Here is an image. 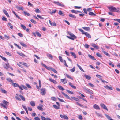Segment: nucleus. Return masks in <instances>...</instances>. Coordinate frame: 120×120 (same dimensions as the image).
Here are the masks:
<instances>
[{"instance_id":"ddd939ff","label":"nucleus","mask_w":120,"mask_h":120,"mask_svg":"<svg viewBox=\"0 0 120 120\" xmlns=\"http://www.w3.org/2000/svg\"><path fill=\"white\" fill-rule=\"evenodd\" d=\"M84 34H85L88 38H91L90 35L87 32H85Z\"/></svg>"},{"instance_id":"4d7b16f0","label":"nucleus","mask_w":120,"mask_h":120,"mask_svg":"<svg viewBox=\"0 0 120 120\" xmlns=\"http://www.w3.org/2000/svg\"><path fill=\"white\" fill-rule=\"evenodd\" d=\"M0 105L3 107L5 109H7V107L6 106L4 105V104H3L1 103L0 104Z\"/></svg>"},{"instance_id":"7c9ffc66","label":"nucleus","mask_w":120,"mask_h":120,"mask_svg":"<svg viewBox=\"0 0 120 120\" xmlns=\"http://www.w3.org/2000/svg\"><path fill=\"white\" fill-rule=\"evenodd\" d=\"M75 67H74L72 69H70V71L71 72H73L75 71Z\"/></svg>"},{"instance_id":"e433bc0d","label":"nucleus","mask_w":120,"mask_h":120,"mask_svg":"<svg viewBox=\"0 0 120 120\" xmlns=\"http://www.w3.org/2000/svg\"><path fill=\"white\" fill-rule=\"evenodd\" d=\"M56 11V9H55L54 10H53L50 13V14L51 15L53 13H55Z\"/></svg>"},{"instance_id":"49530a36","label":"nucleus","mask_w":120,"mask_h":120,"mask_svg":"<svg viewBox=\"0 0 120 120\" xmlns=\"http://www.w3.org/2000/svg\"><path fill=\"white\" fill-rule=\"evenodd\" d=\"M36 34L37 35L38 37H41V35L38 32H36Z\"/></svg>"},{"instance_id":"f3484780","label":"nucleus","mask_w":120,"mask_h":120,"mask_svg":"<svg viewBox=\"0 0 120 120\" xmlns=\"http://www.w3.org/2000/svg\"><path fill=\"white\" fill-rule=\"evenodd\" d=\"M104 87L105 88L109 89L110 90H112L113 89L112 87H110L107 85H106V86H105Z\"/></svg>"},{"instance_id":"473e14b6","label":"nucleus","mask_w":120,"mask_h":120,"mask_svg":"<svg viewBox=\"0 0 120 120\" xmlns=\"http://www.w3.org/2000/svg\"><path fill=\"white\" fill-rule=\"evenodd\" d=\"M53 107L55 109H59L60 108L59 106H56V105H53Z\"/></svg>"},{"instance_id":"774afa93","label":"nucleus","mask_w":120,"mask_h":120,"mask_svg":"<svg viewBox=\"0 0 120 120\" xmlns=\"http://www.w3.org/2000/svg\"><path fill=\"white\" fill-rule=\"evenodd\" d=\"M114 20L115 21H117V22H118L120 23V19H114Z\"/></svg>"},{"instance_id":"c756f323","label":"nucleus","mask_w":120,"mask_h":120,"mask_svg":"<svg viewBox=\"0 0 120 120\" xmlns=\"http://www.w3.org/2000/svg\"><path fill=\"white\" fill-rule=\"evenodd\" d=\"M30 104L32 106H35V103L33 101H31L30 103Z\"/></svg>"},{"instance_id":"b1692460","label":"nucleus","mask_w":120,"mask_h":120,"mask_svg":"<svg viewBox=\"0 0 120 120\" xmlns=\"http://www.w3.org/2000/svg\"><path fill=\"white\" fill-rule=\"evenodd\" d=\"M77 65L81 70L83 72H85L84 70L78 64H77Z\"/></svg>"},{"instance_id":"9d476101","label":"nucleus","mask_w":120,"mask_h":120,"mask_svg":"<svg viewBox=\"0 0 120 120\" xmlns=\"http://www.w3.org/2000/svg\"><path fill=\"white\" fill-rule=\"evenodd\" d=\"M61 81L62 82V83L64 84L67 83V81L65 79H61Z\"/></svg>"},{"instance_id":"c03bdc74","label":"nucleus","mask_w":120,"mask_h":120,"mask_svg":"<svg viewBox=\"0 0 120 120\" xmlns=\"http://www.w3.org/2000/svg\"><path fill=\"white\" fill-rule=\"evenodd\" d=\"M66 75L68 78H69L73 80V79L72 78H71V77L69 75H68L66 74Z\"/></svg>"},{"instance_id":"423d86ee","label":"nucleus","mask_w":120,"mask_h":120,"mask_svg":"<svg viewBox=\"0 0 120 120\" xmlns=\"http://www.w3.org/2000/svg\"><path fill=\"white\" fill-rule=\"evenodd\" d=\"M53 3L57 5L60 6L62 7H64V5L61 4V3L58 2L54 1L53 2Z\"/></svg>"},{"instance_id":"3c124183","label":"nucleus","mask_w":120,"mask_h":120,"mask_svg":"<svg viewBox=\"0 0 120 120\" xmlns=\"http://www.w3.org/2000/svg\"><path fill=\"white\" fill-rule=\"evenodd\" d=\"M30 21L31 22L33 23L34 24H36L37 23L36 21L33 19H31Z\"/></svg>"},{"instance_id":"ea45409f","label":"nucleus","mask_w":120,"mask_h":120,"mask_svg":"<svg viewBox=\"0 0 120 120\" xmlns=\"http://www.w3.org/2000/svg\"><path fill=\"white\" fill-rule=\"evenodd\" d=\"M3 102L6 105H7L9 103L5 100H3Z\"/></svg>"},{"instance_id":"f8f14e48","label":"nucleus","mask_w":120,"mask_h":120,"mask_svg":"<svg viewBox=\"0 0 120 120\" xmlns=\"http://www.w3.org/2000/svg\"><path fill=\"white\" fill-rule=\"evenodd\" d=\"M49 80L51 82L53 83H54L57 84V82H56V81L55 80H53L51 78H49Z\"/></svg>"},{"instance_id":"f03ea898","label":"nucleus","mask_w":120,"mask_h":120,"mask_svg":"<svg viewBox=\"0 0 120 120\" xmlns=\"http://www.w3.org/2000/svg\"><path fill=\"white\" fill-rule=\"evenodd\" d=\"M41 93L42 95H44L46 92V90L45 88H43L41 90Z\"/></svg>"},{"instance_id":"412c9836","label":"nucleus","mask_w":120,"mask_h":120,"mask_svg":"<svg viewBox=\"0 0 120 120\" xmlns=\"http://www.w3.org/2000/svg\"><path fill=\"white\" fill-rule=\"evenodd\" d=\"M69 84L70 86L72 88L74 89H75L76 88V87L75 86L72 85V84L71 83V82H69Z\"/></svg>"},{"instance_id":"603ef678","label":"nucleus","mask_w":120,"mask_h":120,"mask_svg":"<svg viewBox=\"0 0 120 120\" xmlns=\"http://www.w3.org/2000/svg\"><path fill=\"white\" fill-rule=\"evenodd\" d=\"M79 31H80V32H81L82 33V34H84L85 33V32L83 30L81 29H79Z\"/></svg>"},{"instance_id":"680f3d73","label":"nucleus","mask_w":120,"mask_h":120,"mask_svg":"<svg viewBox=\"0 0 120 120\" xmlns=\"http://www.w3.org/2000/svg\"><path fill=\"white\" fill-rule=\"evenodd\" d=\"M8 24L11 29H12L13 28V26H12L11 25V23H8Z\"/></svg>"},{"instance_id":"a19ab883","label":"nucleus","mask_w":120,"mask_h":120,"mask_svg":"<svg viewBox=\"0 0 120 120\" xmlns=\"http://www.w3.org/2000/svg\"><path fill=\"white\" fill-rule=\"evenodd\" d=\"M69 16L71 18H76V17L75 15H74L72 14H70L69 15Z\"/></svg>"},{"instance_id":"5701e85b","label":"nucleus","mask_w":120,"mask_h":120,"mask_svg":"<svg viewBox=\"0 0 120 120\" xmlns=\"http://www.w3.org/2000/svg\"><path fill=\"white\" fill-rule=\"evenodd\" d=\"M102 52H103V53L105 55H106L107 56L109 57L110 56V55L108 53L106 52H105L103 50Z\"/></svg>"},{"instance_id":"393cba45","label":"nucleus","mask_w":120,"mask_h":120,"mask_svg":"<svg viewBox=\"0 0 120 120\" xmlns=\"http://www.w3.org/2000/svg\"><path fill=\"white\" fill-rule=\"evenodd\" d=\"M6 80L10 82H11L12 83L13 82V81L10 78H7L6 79Z\"/></svg>"},{"instance_id":"de8ad7c7","label":"nucleus","mask_w":120,"mask_h":120,"mask_svg":"<svg viewBox=\"0 0 120 120\" xmlns=\"http://www.w3.org/2000/svg\"><path fill=\"white\" fill-rule=\"evenodd\" d=\"M17 8L19 10H21L22 11H23L24 10V9L22 7H17Z\"/></svg>"},{"instance_id":"5fc2aeb1","label":"nucleus","mask_w":120,"mask_h":120,"mask_svg":"<svg viewBox=\"0 0 120 120\" xmlns=\"http://www.w3.org/2000/svg\"><path fill=\"white\" fill-rule=\"evenodd\" d=\"M66 91H67L68 92V93H70V94H73V93L71 91L68 90H66Z\"/></svg>"},{"instance_id":"f704fd0d","label":"nucleus","mask_w":120,"mask_h":120,"mask_svg":"<svg viewBox=\"0 0 120 120\" xmlns=\"http://www.w3.org/2000/svg\"><path fill=\"white\" fill-rule=\"evenodd\" d=\"M12 85L13 86L15 87H18L19 85L18 84L16 83H14L13 82L12 83Z\"/></svg>"},{"instance_id":"72a5a7b5","label":"nucleus","mask_w":120,"mask_h":120,"mask_svg":"<svg viewBox=\"0 0 120 120\" xmlns=\"http://www.w3.org/2000/svg\"><path fill=\"white\" fill-rule=\"evenodd\" d=\"M71 98L72 99H73L74 100L76 101H78L79 100L78 98L74 97H71Z\"/></svg>"},{"instance_id":"0e129e2a","label":"nucleus","mask_w":120,"mask_h":120,"mask_svg":"<svg viewBox=\"0 0 120 120\" xmlns=\"http://www.w3.org/2000/svg\"><path fill=\"white\" fill-rule=\"evenodd\" d=\"M26 86L29 88H31V86L29 84L26 83Z\"/></svg>"},{"instance_id":"f257e3e1","label":"nucleus","mask_w":120,"mask_h":120,"mask_svg":"<svg viewBox=\"0 0 120 120\" xmlns=\"http://www.w3.org/2000/svg\"><path fill=\"white\" fill-rule=\"evenodd\" d=\"M108 8L109 9L110 11L112 12H118V11L116 9V8L113 6L109 7H108Z\"/></svg>"},{"instance_id":"37998d69","label":"nucleus","mask_w":120,"mask_h":120,"mask_svg":"<svg viewBox=\"0 0 120 120\" xmlns=\"http://www.w3.org/2000/svg\"><path fill=\"white\" fill-rule=\"evenodd\" d=\"M97 116L98 117H103V116L101 114H100L98 113H97L96 114Z\"/></svg>"},{"instance_id":"6ab92c4d","label":"nucleus","mask_w":120,"mask_h":120,"mask_svg":"<svg viewBox=\"0 0 120 120\" xmlns=\"http://www.w3.org/2000/svg\"><path fill=\"white\" fill-rule=\"evenodd\" d=\"M39 86L38 85H37V88L38 89H39L41 87V81L39 80Z\"/></svg>"},{"instance_id":"4be33fe9","label":"nucleus","mask_w":120,"mask_h":120,"mask_svg":"<svg viewBox=\"0 0 120 120\" xmlns=\"http://www.w3.org/2000/svg\"><path fill=\"white\" fill-rule=\"evenodd\" d=\"M0 57L3 60H4V61L6 62H8V60L6 59L5 57H3L1 55H0Z\"/></svg>"},{"instance_id":"1a4fd4ad","label":"nucleus","mask_w":120,"mask_h":120,"mask_svg":"<svg viewBox=\"0 0 120 120\" xmlns=\"http://www.w3.org/2000/svg\"><path fill=\"white\" fill-rule=\"evenodd\" d=\"M42 64V65L44 66L45 68H46L48 70H50L52 69V68L50 67H48L47 66L45 65V64Z\"/></svg>"},{"instance_id":"338daca9","label":"nucleus","mask_w":120,"mask_h":120,"mask_svg":"<svg viewBox=\"0 0 120 120\" xmlns=\"http://www.w3.org/2000/svg\"><path fill=\"white\" fill-rule=\"evenodd\" d=\"M89 45L87 44H85L84 45L85 47L86 48H89Z\"/></svg>"},{"instance_id":"9b49d317","label":"nucleus","mask_w":120,"mask_h":120,"mask_svg":"<svg viewBox=\"0 0 120 120\" xmlns=\"http://www.w3.org/2000/svg\"><path fill=\"white\" fill-rule=\"evenodd\" d=\"M3 12L4 14L8 17H9V16L8 13L5 10H3Z\"/></svg>"},{"instance_id":"e2e57ef3","label":"nucleus","mask_w":120,"mask_h":120,"mask_svg":"<svg viewBox=\"0 0 120 120\" xmlns=\"http://www.w3.org/2000/svg\"><path fill=\"white\" fill-rule=\"evenodd\" d=\"M96 55L97 56L100 57H102V55L99 53H97L96 54Z\"/></svg>"},{"instance_id":"8fccbe9b","label":"nucleus","mask_w":120,"mask_h":120,"mask_svg":"<svg viewBox=\"0 0 120 120\" xmlns=\"http://www.w3.org/2000/svg\"><path fill=\"white\" fill-rule=\"evenodd\" d=\"M59 58L60 62H62L63 61L62 57L60 56H59Z\"/></svg>"},{"instance_id":"2eb2a0df","label":"nucleus","mask_w":120,"mask_h":120,"mask_svg":"<svg viewBox=\"0 0 120 120\" xmlns=\"http://www.w3.org/2000/svg\"><path fill=\"white\" fill-rule=\"evenodd\" d=\"M82 28L87 31H88L90 30V28L89 27H83Z\"/></svg>"},{"instance_id":"09e8293b","label":"nucleus","mask_w":120,"mask_h":120,"mask_svg":"<svg viewBox=\"0 0 120 120\" xmlns=\"http://www.w3.org/2000/svg\"><path fill=\"white\" fill-rule=\"evenodd\" d=\"M21 26L24 30H25L26 29V26L22 24H21Z\"/></svg>"},{"instance_id":"052dcab7","label":"nucleus","mask_w":120,"mask_h":120,"mask_svg":"<svg viewBox=\"0 0 120 120\" xmlns=\"http://www.w3.org/2000/svg\"><path fill=\"white\" fill-rule=\"evenodd\" d=\"M35 11L36 13H39L40 12V11L38 9H37L35 10Z\"/></svg>"},{"instance_id":"6e6552de","label":"nucleus","mask_w":120,"mask_h":120,"mask_svg":"<svg viewBox=\"0 0 120 120\" xmlns=\"http://www.w3.org/2000/svg\"><path fill=\"white\" fill-rule=\"evenodd\" d=\"M41 118L42 120H52L49 118H45V117L42 116H41Z\"/></svg>"},{"instance_id":"6e6d98bb","label":"nucleus","mask_w":120,"mask_h":120,"mask_svg":"<svg viewBox=\"0 0 120 120\" xmlns=\"http://www.w3.org/2000/svg\"><path fill=\"white\" fill-rule=\"evenodd\" d=\"M20 43L22 46H23L24 47H26L27 46L26 45L23 43L21 42Z\"/></svg>"},{"instance_id":"a211bd4d","label":"nucleus","mask_w":120,"mask_h":120,"mask_svg":"<svg viewBox=\"0 0 120 120\" xmlns=\"http://www.w3.org/2000/svg\"><path fill=\"white\" fill-rule=\"evenodd\" d=\"M17 53L18 54L21 56L23 57H25V55L22 53H20L19 52H17Z\"/></svg>"},{"instance_id":"aec40b11","label":"nucleus","mask_w":120,"mask_h":120,"mask_svg":"<svg viewBox=\"0 0 120 120\" xmlns=\"http://www.w3.org/2000/svg\"><path fill=\"white\" fill-rule=\"evenodd\" d=\"M47 56L50 59H52L53 58V57L52 55L50 54H48L47 55Z\"/></svg>"},{"instance_id":"864d4df0","label":"nucleus","mask_w":120,"mask_h":120,"mask_svg":"<svg viewBox=\"0 0 120 120\" xmlns=\"http://www.w3.org/2000/svg\"><path fill=\"white\" fill-rule=\"evenodd\" d=\"M71 12L73 13H74L75 14H77V11L74 10H72L71 11Z\"/></svg>"},{"instance_id":"20e7f679","label":"nucleus","mask_w":120,"mask_h":120,"mask_svg":"<svg viewBox=\"0 0 120 120\" xmlns=\"http://www.w3.org/2000/svg\"><path fill=\"white\" fill-rule=\"evenodd\" d=\"M62 94L64 95L65 97H66L68 99L71 100H72V99L68 95L64 93V92H62Z\"/></svg>"},{"instance_id":"4468645a","label":"nucleus","mask_w":120,"mask_h":120,"mask_svg":"<svg viewBox=\"0 0 120 120\" xmlns=\"http://www.w3.org/2000/svg\"><path fill=\"white\" fill-rule=\"evenodd\" d=\"M9 63H7L5 64V66H4V68L6 69H8V68H9Z\"/></svg>"},{"instance_id":"58836bf2","label":"nucleus","mask_w":120,"mask_h":120,"mask_svg":"<svg viewBox=\"0 0 120 120\" xmlns=\"http://www.w3.org/2000/svg\"><path fill=\"white\" fill-rule=\"evenodd\" d=\"M19 96L23 101H25V98L24 97L21 95H19Z\"/></svg>"},{"instance_id":"bf43d9fd","label":"nucleus","mask_w":120,"mask_h":120,"mask_svg":"<svg viewBox=\"0 0 120 120\" xmlns=\"http://www.w3.org/2000/svg\"><path fill=\"white\" fill-rule=\"evenodd\" d=\"M51 70H52V71H53L55 73H57V71L54 69L52 68Z\"/></svg>"},{"instance_id":"0eeeda50","label":"nucleus","mask_w":120,"mask_h":120,"mask_svg":"<svg viewBox=\"0 0 120 120\" xmlns=\"http://www.w3.org/2000/svg\"><path fill=\"white\" fill-rule=\"evenodd\" d=\"M93 108L96 109L98 110H100V108L99 106L95 104L93 105Z\"/></svg>"},{"instance_id":"c9c22d12","label":"nucleus","mask_w":120,"mask_h":120,"mask_svg":"<svg viewBox=\"0 0 120 120\" xmlns=\"http://www.w3.org/2000/svg\"><path fill=\"white\" fill-rule=\"evenodd\" d=\"M12 12L14 13L16 16V17L18 18L19 19H21L16 14V13L14 11H12Z\"/></svg>"},{"instance_id":"4c0bfd02","label":"nucleus","mask_w":120,"mask_h":120,"mask_svg":"<svg viewBox=\"0 0 120 120\" xmlns=\"http://www.w3.org/2000/svg\"><path fill=\"white\" fill-rule=\"evenodd\" d=\"M58 14L60 15H61L62 16H64V14L60 10L59 11Z\"/></svg>"},{"instance_id":"69168bd1","label":"nucleus","mask_w":120,"mask_h":120,"mask_svg":"<svg viewBox=\"0 0 120 120\" xmlns=\"http://www.w3.org/2000/svg\"><path fill=\"white\" fill-rule=\"evenodd\" d=\"M18 34L19 36L21 37H23V35L20 33H18Z\"/></svg>"},{"instance_id":"2f4dec72","label":"nucleus","mask_w":120,"mask_h":120,"mask_svg":"<svg viewBox=\"0 0 120 120\" xmlns=\"http://www.w3.org/2000/svg\"><path fill=\"white\" fill-rule=\"evenodd\" d=\"M89 14L91 16H95L96 15L94 13L92 12H90L89 13Z\"/></svg>"},{"instance_id":"a878e982","label":"nucleus","mask_w":120,"mask_h":120,"mask_svg":"<svg viewBox=\"0 0 120 120\" xmlns=\"http://www.w3.org/2000/svg\"><path fill=\"white\" fill-rule=\"evenodd\" d=\"M58 88L60 90L63 91L64 90V89L63 88L62 86H58Z\"/></svg>"},{"instance_id":"7ed1b4c3","label":"nucleus","mask_w":120,"mask_h":120,"mask_svg":"<svg viewBox=\"0 0 120 120\" xmlns=\"http://www.w3.org/2000/svg\"><path fill=\"white\" fill-rule=\"evenodd\" d=\"M68 34L71 36V37L74 38V40L76 38V37L71 32H68Z\"/></svg>"},{"instance_id":"79ce46f5","label":"nucleus","mask_w":120,"mask_h":120,"mask_svg":"<svg viewBox=\"0 0 120 120\" xmlns=\"http://www.w3.org/2000/svg\"><path fill=\"white\" fill-rule=\"evenodd\" d=\"M1 92L2 93L6 94L7 93V91H6L5 90H3V89H2V88H1Z\"/></svg>"},{"instance_id":"bb28decb","label":"nucleus","mask_w":120,"mask_h":120,"mask_svg":"<svg viewBox=\"0 0 120 120\" xmlns=\"http://www.w3.org/2000/svg\"><path fill=\"white\" fill-rule=\"evenodd\" d=\"M84 76L87 79L90 80L91 78V77L90 76L87 75H85Z\"/></svg>"},{"instance_id":"39448f33","label":"nucleus","mask_w":120,"mask_h":120,"mask_svg":"<svg viewBox=\"0 0 120 120\" xmlns=\"http://www.w3.org/2000/svg\"><path fill=\"white\" fill-rule=\"evenodd\" d=\"M104 109L108 111V110L106 106L103 104L101 103L100 105Z\"/></svg>"},{"instance_id":"13d9d810","label":"nucleus","mask_w":120,"mask_h":120,"mask_svg":"<svg viewBox=\"0 0 120 120\" xmlns=\"http://www.w3.org/2000/svg\"><path fill=\"white\" fill-rule=\"evenodd\" d=\"M51 99L54 101H56V98L55 97H51Z\"/></svg>"},{"instance_id":"dca6fc26","label":"nucleus","mask_w":120,"mask_h":120,"mask_svg":"<svg viewBox=\"0 0 120 120\" xmlns=\"http://www.w3.org/2000/svg\"><path fill=\"white\" fill-rule=\"evenodd\" d=\"M88 56L91 59L94 60H96L95 58L93 56H92L90 54H88Z\"/></svg>"},{"instance_id":"c85d7f7f","label":"nucleus","mask_w":120,"mask_h":120,"mask_svg":"<svg viewBox=\"0 0 120 120\" xmlns=\"http://www.w3.org/2000/svg\"><path fill=\"white\" fill-rule=\"evenodd\" d=\"M23 13L24 14L26 15H27L28 16H30V14L29 13H28L26 11H24L23 12Z\"/></svg>"},{"instance_id":"a18cd8bd","label":"nucleus","mask_w":120,"mask_h":120,"mask_svg":"<svg viewBox=\"0 0 120 120\" xmlns=\"http://www.w3.org/2000/svg\"><path fill=\"white\" fill-rule=\"evenodd\" d=\"M38 109L39 110L41 111H42L43 110V108L41 106H38L37 107Z\"/></svg>"},{"instance_id":"cd10ccee","label":"nucleus","mask_w":120,"mask_h":120,"mask_svg":"<svg viewBox=\"0 0 120 120\" xmlns=\"http://www.w3.org/2000/svg\"><path fill=\"white\" fill-rule=\"evenodd\" d=\"M71 54L75 58H77L75 54L73 52H71Z\"/></svg>"}]
</instances>
